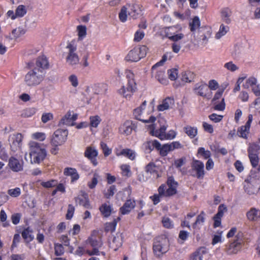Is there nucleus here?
Here are the masks:
<instances>
[{
    "instance_id": "1",
    "label": "nucleus",
    "mask_w": 260,
    "mask_h": 260,
    "mask_svg": "<svg viewBox=\"0 0 260 260\" xmlns=\"http://www.w3.org/2000/svg\"><path fill=\"white\" fill-rule=\"evenodd\" d=\"M160 35L168 38L170 41L177 42L184 39L185 36L183 33V28L180 24H176L160 29Z\"/></svg>"
},
{
    "instance_id": "2",
    "label": "nucleus",
    "mask_w": 260,
    "mask_h": 260,
    "mask_svg": "<svg viewBox=\"0 0 260 260\" xmlns=\"http://www.w3.org/2000/svg\"><path fill=\"white\" fill-rule=\"evenodd\" d=\"M28 146L31 164H40L46 156L45 149L35 141H30Z\"/></svg>"
},
{
    "instance_id": "3",
    "label": "nucleus",
    "mask_w": 260,
    "mask_h": 260,
    "mask_svg": "<svg viewBox=\"0 0 260 260\" xmlns=\"http://www.w3.org/2000/svg\"><path fill=\"white\" fill-rule=\"evenodd\" d=\"M45 76L42 71L34 68L25 75L24 82L28 86H35L43 81Z\"/></svg>"
},
{
    "instance_id": "4",
    "label": "nucleus",
    "mask_w": 260,
    "mask_h": 260,
    "mask_svg": "<svg viewBox=\"0 0 260 260\" xmlns=\"http://www.w3.org/2000/svg\"><path fill=\"white\" fill-rule=\"evenodd\" d=\"M169 240L164 237H158L154 242L153 249L157 257H160L169 250Z\"/></svg>"
},
{
    "instance_id": "5",
    "label": "nucleus",
    "mask_w": 260,
    "mask_h": 260,
    "mask_svg": "<svg viewBox=\"0 0 260 260\" xmlns=\"http://www.w3.org/2000/svg\"><path fill=\"white\" fill-rule=\"evenodd\" d=\"M68 50L66 56L67 63L72 67L77 66L79 62V57L76 53L77 46L74 41L69 42L66 46Z\"/></svg>"
},
{
    "instance_id": "6",
    "label": "nucleus",
    "mask_w": 260,
    "mask_h": 260,
    "mask_svg": "<svg viewBox=\"0 0 260 260\" xmlns=\"http://www.w3.org/2000/svg\"><path fill=\"white\" fill-rule=\"evenodd\" d=\"M167 185L161 184L158 188V192L164 197H170L176 193L178 183L172 177H169L167 180Z\"/></svg>"
},
{
    "instance_id": "7",
    "label": "nucleus",
    "mask_w": 260,
    "mask_h": 260,
    "mask_svg": "<svg viewBox=\"0 0 260 260\" xmlns=\"http://www.w3.org/2000/svg\"><path fill=\"white\" fill-rule=\"evenodd\" d=\"M147 51L146 46L144 45L135 47L128 52L125 59L129 61L137 62L146 56Z\"/></svg>"
},
{
    "instance_id": "8",
    "label": "nucleus",
    "mask_w": 260,
    "mask_h": 260,
    "mask_svg": "<svg viewBox=\"0 0 260 260\" xmlns=\"http://www.w3.org/2000/svg\"><path fill=\"white\" fill-rule=\"evenodd\" d=\"M212 35V30L208 27H201L194 34V38L201 45L205 46L208 42V40L211 38Z\"/></svg>"
},
{
    "instance_id": "9",
    "label": "nucleus",
    "mask_w": 260,
    "mask_h": 260,
    "mask_svg": "<svg viewBox=\"0 0 260 260\" xmlns=\"http://www.w3.org/2000/svg\"><path fill=\"white\" fill-rule=\"evenodd\" d=\"M68 132L65 129H57L52 136L51 144L52 145L61 146L67 140Z\"/></svg>"
},
{
    "instance_id": "10",
    "label": "nucleus",
    "mask_w": 260,
    "mask_h": 260,
    "mask_svg": "<svg viewBox=\"0 0 260 260\" xmlns=\"http://www.w3.org/2000/svg\"><path fill=\"white\" fill-rule=\"evenodd\" d=\"M23 139V136L20 133L9 136L8 141L12 151L16 152L21 149Z\"/></svg>"
},
{
    "instance_id": "11",
    "label": "nucleus",
    "mask_w": 260,
    "mask_h": 260,
    "mask_svg": "<svg viewBox=\"0 0 260 260\" xmlns=\"http://www.w3.org/2000/svg\"><path fill=\"white\" fill-rule=\"evenodd\" d=\"M191 175L198 179L203 178L205 175L204 165L203 162L193 159L191 165Z\"/></svg>"
},
{
    "instance_id": "12",
    "label": "nucleus",
    "mask_w": 260,
    "mask_h": 260,
    "mask_svg": "<svg viewBox=\"0 0 260 260\" xmlns=\"http://www.w3.org/2000/svg\"><path fill=\"white\" fill-rule=\"evenodd\" d=\"M137 89L136 82L133 81L127 82L126 85L122 86L118 89V93L125 98H130Z\"/></svg>"
},
{
    "instance_id": "13",
    "label": "nucleus",
    "mask_w": 260,
    "mask_h": 260,
    "mask_svg": "<svg viewBox=\"0 0 260 260\" xmlns=\"http://www.w3.org/2000/svg\"><path fill=\"white\" fill-rule=\"evenodd\" d=\"M193 90L194 92L199 95L208 99L211 98V93L209 90L206 83L203 82L197 83L194 85Z\"/></svg>"
},
{
    "instance_id": "14",
    "label": "nucleus",
    "mask_w": 260,
    "mask_h": 260,
    "mask_svg": "<svg viewBox=\"0 0 260 260\" xmlns=\"http://www.w3.org/2000/svg\"><path fill=\"white\" fill-rule=\"evenodd\" d=\"M253 120V116L249 114L248 116V120L245 125L241 126L238 128L237 135L243 139H247L249 133L251 123Z\"/></svg>"
},
{
    "instance_id": "15",
    "label": "nucleus",
    "mask_w": 260,
    "mask_h": 260,
    "mask_svg": "<svg viewBox=\"0 0 260 260\" xmlns=\"http://www.w3.org/2000/svg\"><path fill=\"white\" fill-rule=\"evenodd\" d=\"M8 166L12 171L19 172L23 169V161L12 156L9 159Z\"/></svg>"
},
{
    "instance_id": "16",
    "label": "nucleus",
    "mask_w": 260,
    "mask_h": 260,
    "mask_svg": "<svg viewBox=\"0 0 260 260\" xmlns=\"http://www.w3.org/2000/svg\"><path fill=\"white\" fill-rule=\"evenodd\" d=\"M77 114H72L71 111H68L60 119L58 125L59 126H72L74 125L75 121L77 119Z\"/></svg>"
},
{
    "instance_id": "17",
    "label": "nucleus",
    "mask_w": 260,
    "mask_h": 260,
    "mask_svg": "<svg viewBox=\"0 0 260 260\" xmlns=\"http://www.w3.org/2000/svg\"><path fill=\"white\" fill-rule=\"evenodd\" d=\"M164 121L166 122L164 119H160L159 120V122L162 123ZM168 127V125L165 123L162 125H160V127L158 129H152L150 131V134L153 136L158 138L161 140H165V134L166 131Z\"/></svg>"
},
{
    "instance_id": "18",
    "label": "nucleus",
    "mask_w": 260,
    "mask_h": 260,
    "mask_svg": "<svg viewBox=\"0 0 260 260\" xmlns=\"http://www.w3.org/2000/svg\"><path fill=\"white\" fill-rule=\"evenodd\" d=\"M236 239L231 242L227 247L226 252L229 254H237L242 248V240L236 236Z\"/></svg>"
},
{
    "instance_id": "19",
    "label": "nucleus",
    "mask_w": 260,
    "mask_h": 260,
    "mask_svg": "<svg viewBox=\"0 0 260 260\" xmlns=\"http://www.w3.org/2000/svg\"><path fill=\"white\" fill-rule=\"evenodd\" d=\"M76 203L83 206L87 209H91L88 194L84 191H81L80 194L75 199Z\"/></svg>"
},
{
    "instance_id": "20",
    "label": "nucleus",
    "mask_w": 260,
    "mask_h": 260,
    "mask_svg": "<svg viewBox=\"0 0 260 260\" xmlns=\"http://www.w3.org/2000/svg\"><path fill=\"white\" fill-rule=\"evenodd\" d=\"M88 242L90 245L93 247L91 251H87V253L89 255H99V251L98 248L102 245V242L101 240H97L92 237H90L88 239Z\"/></svg>"
},
{
    "instance_id": "21",
    "label": "nucleus",
    "mask_w": 260,
    "mask_h": 260,
    "mask_svg": "<svg viewBox=\"0 0 260 260\" xmlns=\"http://www.w3.org/2000/svg\"><path fill=\"white\" fill-rule=\"evenodd\" d=\"M49 62L46 57L42 56L37 58L34 68L42 71L45 74L46 70L49 68Z\"/></svg>"
},
{
    "instance_id": "22",
    "label": "nucleus",
    "mask_w": 260,
    "mask_h": 260,
    "mask_svg": "<svg viewBox=\"0 0 260 260\" xmlns=\"http://www.w3.org/2000/svg\"><path fill=\"white\" fill-rule=\"evenodd\" d=\"M143 8L140 4H134L129 6L128 14L133 19H137L142 15Z\"/></svg>"
},
{
    "instance_id": "23",
    "label": "nucleus",
    "mask_w": 260,
    "mask_h": 260,
    "mask_svg": "<svg viewBox=\"0 0 260 260\" xmlns=\"http://www.w3.org/2000/svg\"><path fill=\"white\" fill-rule=\"evenodd\" d=\"M98 154L97 150L91 146L87 147L84 152L85 157L90 159L94 166H96L98 162L95 157Z\"/></svg>"
},
{
    "instance_id": "24",
    "label": "nucleus",
    "mask_w": 260,
    "mask_h": 260,
    "mask_svg": "<svg viewBox=\"0 0 260 260\" xmlns=\"http://www.w3.org/2000/svg\"><path fill=\"white\" fill-rule=\"evenodd\" d=\"M136 128V126L131 120L125 121L119 127L120 132L126 136L130 135Z\"/></svg>"
},
{
    "instance_id": "25",
    "label": "nucleus",
    "mask_w": 260,
    "mask_h": 260,
    "mask_svg": "<svg viewBox=\"0 0 260 260\" xmlns=\"http://www.w3.org/2000/svg\"><path fill=\"white\" fill-rule=\"evenodd\" d=\"M136 206L134 200L127 199L123 205L120 208V212L122 215L128 214Z\"/></svg>"
},
{
    "instance_id": "26",
    "label": "nucleus",
    "mask_w": 260,
    "mask_h": 260,
    "mask_svg": "<svg viewBox=\"0 0 260 260\" xmlns=\"http://www.w3.org/2000/svg\"><path fill=\"white\" fill-rule=\"evenodd\" d=\"M257 80L254 77H250L246 81V86L252 87V90L256 96L260 95V84H257Z\"/></svg>"
},
{
    "instance_id": "27",
    "label": "nucleus",
    "mask_w": 260,
    "mask_h": 260,
    "mask_svg": "<svg viewBox=\"0 0 260 260\" xmlns=\"http://www.w3.org/2000/svg\"><path fill=\"white\" fill-rule=\"evenodd\" d=\"M115 154L117 156L123 155L132 160L136 158V152L131 149L126 148L122 150L116 149Z\"/></svg>"
},
{
    "instance_id": "28",
    "label": "nucleus",
    "mask_w": 260,
    "mask_h": 260,
    "mask_svg": "<svg viewBox=\"0 0 260 260\" xmlns=\"http://www.w3.org/2000/svg\"><path fill=\"white\" fill-rule=\"evenodd\" d=\"M174 105V100L173 98L168 97L164 99L161 104L157 106V110L159 111H164L169 110Z\"/></svg>"
},
{
    "instance_id": "29",
    "label": "nucleus",
    "mask_w": 260,
    "mask_h": 260,
    "mask_svg": "<svg viewBox=\"0 0 260 260\" xmlns=\"http://www.w3.org/2000/svg\"><path fill=\"white\" fill-rule=\"evenodd\" d=\"M160 146V143L156 140L147 141L143 143V147L146 150L150 152L154 148L158 149Z\"/></svg>"
},
{
    "instance_id": "30",
    "label": "nucleus",
    "mask_w": 260,
    "mask_h": 260,
    "mask_svg": "<svg viewBox=\"0 0 260 260\" xmlns=\"http://www.w3.org/2000/svg\"><path fill=\"white\" fill-rule=\"evenodd\" d=\"M246 216L250 221H257L260 219V210L251 208L246 213Z\"/></svg>"
},
{
    "instance_id": "31",
    "label": "nucleus",
    "mask_w": 260,
    "mask_h": 260,
    "mask_svg": "<svg viewBox=\"0 0 260 260\" xmlns=\"http://www.w3.org/2000/svg\"><path fill=\"white\" fill-rule=\"evenodd\" d=\"M142 111L141 108H138L135 109L134 114L136 119L142 121L145 123H153L156 120V118L154 116H151L147 120H144L141 118Z\"/></svg>"
},
{
    "instance_id": "32",
    "label": "nucleus",
    "mask_w": 260,
    "mask_h": 260,
    "mask_svg": "<svg viewBox=\"0 0 260 260\" xmlns=\"http://www.w3.org/2000/svg\"><path fill=\"white\" fill-rule=\"evenodd\" d=\"M145 171L148 174L153 175L154 177L158 178L159 177L157 172V167L153 162H149L145 167Z\"/></svg>"
},
{
    "instance_id": "33",
    "label": "nucleus",
    "mask_w": 260,
    "mask_h": 260,
    "mask_svg": "<svg viewBox=\"0 0 260 260\" xmlns=\"http://www.w3.org/2000/svg\"><path fill=\"white\" fill-rule=\"evenodd\" d=\"M232 11L228 8H224L221 12V19L223 22L229 24L231 22Z\"/></svg>"
},
{
    "instance_id": "34",
    "label": "nucleus",
    "mask_w": 260,
    "mask_h": 260,
    "mask_svg": "<svg viewBox=\"0 0 260 260\" xmlns=\"http://www.w3.org/2000/svg\"><path fill=\"white\" fill-rule=\"evenodd\" d=\"M205 213L204 211H202L201 213L198 216L195 222L192 225V228L194 229L199 230L203 225L205 222Z\"/></svg>"
},
{
    "instance_id": "35",
    "label": "nucleus",
    "mask_w": 260,
    "mask_h": 260,
    "mask_svg": "<svg viewBox=\"0 0 260 260\" xmlns=\"http://www.w3.org/2000/svg\"><path fill=\"white\" fill-rule=\"evenodd\" d=\"M244 188L245 191L250 195L255 194L259 189V187H255L251 183L246 181Z\"/></svg>"
},
{
    "instance_id": "36",
    "label": "nucleus",
    "mask_w": 260,
    "mask_h": 260,
    "mask_svg": "<svg viewBox=\"0 0 260 260\" xmlns=\"http://www.w3.org/2000/svg\"><path fill=\"white\" fill-rule=\"evenodd\" d=\"M185 133L191 139L194 138L198 134V128L187 125L183 128Z\"/></svg>"
},
{
    "instance_id": "37",
    "label": "nucleus",
    "mask_w": 260,
    "mask_h": 260,
    "mask_svg": "<svg viewBox=\"0 0 260 260\" xmlns=\"http://www.w3.org/2000/svg\"><path fill=\"white\" fill-rule=\"evenodd\" d=\"M100 210L104 217H107L111 214L112 207L109 203H104L100 207Z\"/></svg>"
},
{
    "instance_id": "38",
    "label": "nucleus",
    "mask_w": 260,
    "mask_h": 260,
    "mask_svg": "<svg viewBox=\"0 0 260 260\" xmlns=\"http://www.w3.org/2000/svg\"><path fill=\"white\" fill-rule=\"evenodd\" d=\"M26 30L22 27H18L12 31L11 39H17L25 34Z\"/></svg>"
},
{
    "instance_id": "39",
    "label": "nucleus",
    "mask_w": 260,
    "mask_h": 260,
    "mask_svg": "<svg viewBox=\"0 0 260 260\" xmlns=\"http://www.w3.org/2000/svg\"><path fill=\"white\" fill-rule=\"evenodd\" d=\"M122 245V240L120 236L114 237L112 241L110 243V247L114 251H116Z\"/></svg>"
},
{
    "instance_id": "40",
    "label": "nucleus",
    "mask_w": 260,
    "mask_h": 260,
    "mask_svg": "<svg viewBox=\"0 0 260 260\" xmlns=\"http://www.w3.org/2000/svg\"><path fill=\"white\" fill-rule=\"evenodd\" d=\"M21 234L23 238L27 243L31 241L34 238L32 235V230L30 228L25 229Z\"/></svg>"
},
{
    "instance_id": "41",
    "label": "nucleus",
    "mask_w": 260,
    "mask_h": 260,
    "mask_svg": "<svg viewBox=\"0 0 260 260\" xmlns=\"http://www.w3.org/2000/svg\"><path fill=\"white\" fill-rule=\"evenodd\" d=\"M229 30L230 28L228 25H224L223 23L221 24L218 32L215 35V38L217 39L221 38L222 37L225 35Z\"/></svg>"
},
{
    "instance_id": "42",
    "label": "nucleus",
    "mask_w": 260,
    "mask_h": 260,
    "mask_svg": "<svg viewBox=\"0 0 260 260\" xmlns=\"http://www.w3.org/2000/svg\"><path fill=\"white\" fill-rule=\"evenodd\" d=\"M190 30L191 32H194L196 30H199L200 26V21L198 17H194L189 24Z\"/></svg>"
},
{
    "instance_id": "43",
    "label": "nucleus",
    "mask_w": 260,
    "mask_h": 260,
    "mask_svg": "<svg viewBox=\"0 0 260 260\" xmlns=\"http://www.w3.org/2000/svg\"><path fill=\"white\" fill-rule=\"evenodd\" d=\"M260 150V146L256 143H253L249 144L247 150L249 154H258V152Z\"/></svg>"
},
{
    "instance_id": "44",
    "label": "nucleus",
    "mask_w": 260,
    "mask_h": 260,
    "mask_svg": "<svg viewBox=\"0 0 260 260\" xmlns=\"http://www.w3.org/2000/svg\"><path fill=\"white\" fill-rule=\"evenodd\" d=\"M205 252L204 248H200L192 254L190 260H203V254Z\"/></svg>"
},
{
    "instance_id": "45",
    "label": "nucleus",
    "mask_w": 260,
    "mask_h": 260,
    "mask_svg": "<svg viewBox=\"0 0 260 260\" xmlns=\"http://www.w3.org/2000/svg\"><path fill=\"white\" fill-rule=\"evenodd\" d=\"M155 78L161 84H166L168 81L165 78V72L162 70H159L156 71Z\"/></svg>"
},
{
    "instance_id": "46",
    "label": "nucleus",
    "mask_w": 260,
    "mask_h": 260,
    "mask_svg": "<svg viewBox=\"0 0 260 260\" xmlns=\"http://www.w3.org/2000/svg\"><path fill=\"white\" fill-rule=\"evenodd\" d=\"M157 150H159V154L162 156H167L169 152L172 151L169 144H166L162 146L160 145V146L159 147Z\"/></svg>"
},
{
    "instance_id": "47",
    "label": "nucleus",
    "mask_w": 260,
    "mask_h": 260,
    "mask_svg": "<svg viewBox=\"0 0 260 260\" xmlns=\"http://www.w3.org/2000/svg\"><path fill=\"white\" fill-rule=\"evenodd\" d=\"M37 109L34 107L26 108L23 110L21 115L23 117H30L36 114Z\"/></svg>"
},
{
    "instance_id": "48",
    "label": "nucleus",
    "mask_w": 260,
    "mask_h": 260,
    "mask_svg": "<svg viewBox=\"0 0 260 260\" xmlns=\"http://www.w3.org/2000/svg\"><path fill=\"white\" fill-rule=\"evenodd\" d=\"M15 12L17 17H22L26 14L27 8L24 5H19L16 8Z\"/></svg>"
},
{
    "instance_id": "49",
    "label": "nucleus",
    "mask_w": 260,
    "mask_h": 260,
    "mask_svg": "<svg viewBox=\"0 0 260 260\" xmlns=\"http://www.w3.org/2000/svg\"><path fill=\"white\" fill-rule=\"evenodd\" d=\"M194 75L193 73L188 71L182 73V80L185 82H190L193 79Z\"/></svg>"
},
{
    "instance_id": "50",
    "label": "nucleus",
    "mask_w": 260,
    "mask_h": 260,
    "mask_svg": "<svg viewBox=\"0 0 260 260\" xmlns=\"http://www.w3.org/2000/svg\"><path fill=\"white\" fill-rule=\"evenodd\" d=\"M223 67L227 70L232 72H235L239 69V67L232 61L224 63Z\"/></svg>"
},
{
    "instance_id": "51",
    "label": "nucleus",
    "mask_w": 260,
    "mask_h": 260,
    "mask_svg": "<svg viewBox=\"0 0 260 260\" xmlns=\"http://www.w3.org/2000/svg\"><path fill=\"white\" fill-rule=\"evenodd\" d=\"M31 137L33 139L40 141H43L45 140L46 135L45 133L43 132H36L32 134Z\"/></svg>"
},
{
    "instance_id": "52",
    "label": "nucleus",
    "mask_w": 260,
    "mask_h": 260,
    "mask_svg": "<svg viewBox=\"0 0 260 260\" xmlns=\"http://www.w3.org/2000/svg\"><path fill=\"white\" fill-rule=\"evenodd\" d=\"M120 168L123 176L129 177L131 175V167L129 165L123 164L121 166Z\"/></svg>"
},
{
    "instance_id": "53",
    "label": "nucleus",
    "mask_w": 260,
    "mask_h": 260,
    "mask_svg": "<svg viewBox=\"0 0 260 260\" xmlns=\"http://www.w3.org/2000/svg\"><path fill=\"white\" fill-rule=\"evenodd\" d=\"M40 184L43 187L49 188L56 186L57 184V181L55 180L52 179L46 182L41 181Z\"/></svg>"
},
{
    "instance_id": "54",
    "label": "nucleus",
    "mask_w": 260,
    "mask_h": 260,
    "mask_svg": "<svg viewBox=\"0 0 260 260\" xmlns=\"http://www.w3.org/2000/svg\"><path fill=\"white\" fill-rule=\"evenodd\" d=\"M163 226L167 229H172L174 227V223L172 220L168 217H164L162 219Z\"/></svg>"
},
{
    "instance_id": "55",
    "label": "nucleus",
    "mask_w": 260,
    "mask_h": 260,
    "mask_svg": "<svg viewBox=\"0 0 260 260\" xmlns=\"http://www.w3.org/2000/svg\"><path fill=\"white\" fill-rule=\"evenodd\" d=\"M53 114L52 113H43L41 116V121L43 123H46L53 119Z\"/></svg>"
},
{
    "instance_id": "56",
    "label": "nucleus",
    "mask_w": 260,
    "mask_h": 260,
    "mask_svg": "<svg viewBox=\"0 0 260 260\" xmlns=\"http://www.w3.org/2000/svg\"><path fill=\"white\" fill-rule=\"evenodd\" d=\"M78 35L79 38L82 39L86 35V27L83 25H79L77 26Z\"/></svg>"
},
{
    "instance_id": "57",
    "label": "nucleus",
    "mask_w": 260,
    "mask_h": 260,
    "mask_svg": "<svg viewBox=\"0 0 260 260\" xmlns=\"http://www.w3.org/2000/svg\"><path fill=\"white\" fill-rule=\"evenodd\" d=\"M99 178V175L97 173H94L91 180L88 182V186L90 189L95 188L98 183Z\"/></svg>"
},
{
    "instance_id": "58",
    "label": "nucleus",
    "mask_w": 260,
    "mask_h": 260,
    "mask_svg": "<svg viewBox=\"0 0 260 260\" xmlns=\"http://www.w3.org/2000/svg\"><path fill=\"white\" fill-rule=\"evenodd\" d=\"M117 225V221L114 219L112 222L107 223L105 225V231L106 232H113L115 231Z\"/></svg>"
},
{
    "instance_id": "59",
    "label": "nucleus",
    "mask_w": 260,
    "mask_h": 260,
    "mask_svg": "<svg viewBox=\"0 0 260 260\" xmlns=\"http://www.w3.org/2000/svg\"><path fill=\"white\" fill-rule=\"evenodd\" d=\"M101 119L99 116L90 117V125L91 127H96L100 124Z\"/></svg>"
},
{
    "instance_id": "60",
    "label": "nucleus",
    "mask_w": 260,
    "mask_h": 260,
    "mask_svg": "<svg viewBox=\"0 0 260 260\" xmlns=\"http://www.w3.org/2000/svg\"><path fill=\"white\" fill-rule=\"evenodd\" d=\"M198 153L202 156L205 159H207L211 156L210 151L209 150H206L203 147H200L199 148Z\"/></svg>"
},
{
    "instance_id": "61",
    "label": "nucleus",
    "mask_w": 260,
    "mask_h": 260,
    "mask_svg": "<svg viewBox=\"0 0 260 260\" xmlns=\"http://www.w3.org/2000/svg\"><path fill=\"white\" fill-rule=\"evenodd\" d=\"M55 254L57 256L62 255L64 253V248L61 244H55Z\"/></svg>"
},
{
    "instance_id": "62",
    "label": "nucleus",
    "mask_w": 260,
    "mask_h": 260,
    "mask_svg": "<svg viewBox=\"0 0 260 260\" xmlns=\"http://www.w3.org/2000/svg\"><path fill=\"white\" fill-rule=\"evenodd\" d=\"M8 193L12 197H17L21 194V189L19 187L10 189L8 190Z\"/></svg>"
},
{
    "instance_id": "63",
    "label": "nucleus",
    "mask_w": 260,
    "mask_h": 260,
    "mask_svg": "<svg viewBox=\"0 0 260 260\" xmlns=\"http://www.w3.org/2000/svg\"><path fill=\"white\" fill-rule=\"evenodd\" d=\"M145 36V33L141 29L138 30L135 34L134 41L138 42H140Z\"/></svg>"
},
{
    "instance_id": "64",
    "label": "nucleus",
    "mask_w": 260,
    "mask_h": 260,
    "mask_svg": "<svg viewBox=\"0 0 260 260\" xmlns=\"http://www.w3.org/2000/svg\"><path fill=\"white\" fill-rule=\"evenodd\" d=\"M127 16V8L123 7L121 8L119 14V18L121 21L124 22L126 20Z\"/></svg>"
}]
</instances>
